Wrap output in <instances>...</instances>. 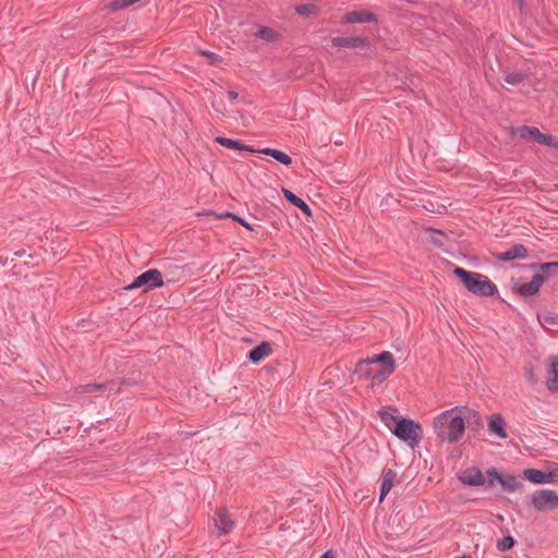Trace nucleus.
<instances>
[{"label": "nucleus", "instance_id": "nucleus-1", "mask_svg": "<svg viewBox=\"0 0 558 558\" xmlns=\"http://www.w3.org/2000/svg\"><path fill=\"white\" fill-rule=\"evenodd\" d=\"M395 360L390 352L385 351L378 355L360 361L355 366V373L371 381V385L383 383L395 371Z\"/></svg>", "mask_w": 558, "mask_h": 558}, {"label": "nucleus", "instance_id": "nucleus-2", "mask_svg": "<svg viewBox=\"0 0 558 558\" xmlns=\"http://www.w3.org/2000/svg\"><path fill=\"white\" fill-rule=\"evenodd\" d=\"M433 427L439 438L456 442L462 437L465 424L459 409L454 408L437 415L433 421Z\"/></svg>", "mask_w": 558, "mask_h": 558}, {"label": "nucleus", "instance_id": "nucleus-3", "mask_svg": "<svg viewBox=\"0 0 558 558\" xmlns=\"http://www.w3.org/2000/svg\"><path fill=\"white\" fill-rule=\"evenodd\" d=\"M453 274L461 279L470 292L476 295H493L496 291L495 284L481 274L466 271L460 267L454 268Z\"/></svg>", "mask_w": 558, "mask_h": 558}, {"label": "nucleus", "instance_id": "nucleus-4", "mask_svg": "<svg viewBox=\"0 0 558 558\" xmlns=\"http://www.w3.org/2000/svg\"><path fill=\"white\" fill-rule=\"evenodd\" d=\"M556 268H558V262L543 264L541 271L535 274L530 282L517 283L514 290L521 295H534L538 292L545 279L550 276V270Z\"/></svg>", "mask_w": 558, "mask_h": 558}, {"label": "nucleus", "instance_id": "nucleus-5", "mask_svg": "<svg viewBox=\"0 0 558 558\" xmlns=\"http://www.w3.org/2000/svg\"><path fill=\"white\" fill-rule=\"evenodd\" d=\"M392 433L411 447L416 446L422 437L420 424L408 418H401L392 429Z\"/></svg>", "mask_w": 558, "mask_h": 558}, {"label": "nucleus", "instance_id": "nucleus-6", "mask_svg": "<svg viewBox=\"0 0 558 558\" xmlns=\"http://www.w3.org/2000/svg\"><path fill=\"white\" fill-rule=\"evenodd\" d=\"M531 504L535 510L548 512L558 508V494L551 489H538L531 496Z\"/></svg>", "mask_w": 558, "mask_h": 558}, {"label": "nucleus", "instance_id": "nucleus-7", "mask_svg": "<svg viewBox=\"0 0 558 558\" xmlns=\"http://www.w3.org/2000/svg\"><path fill=\"white\" fill-rule=\"evenodd\" d=\"M163 280L162 275L157 269H149L142 275L137 276L132 283L125 287L126 290H134L138 288H143V291L146 292L154 288L162 287Z\"/></svg>", "mask_w": 558, "mask_h": 558}, {"label": "nucleus", "instance_id": "nucleus-8", "mask_svg": "<svg viewBox=\"0 0 558 558\" xmlns=\"http://www.w3.org/2000/svg\"><path fill=\"white\" fill-rule=\"evenodd\" d=\"M511 134L522 140L534 141L545 146H554V138L549 134L542 133L537 128L534 126H518L512 129Z\"/></svg>", "mask_w": 558, "mask_h": 558}, {"label": "nucleus", "instance_id": "nucleus-9", "mask_svg": "<svg viewBox=\"0 0 558 558\" xmlns=\"http://www.w3.org/2000/svg\"><path fill=\"white\" fill-rule=\"evenodd\" d=\"M213 520L218 536L230 533L234 527V521L226 509H219Z\"/></svg>", "mask_w": 558, "mask_h": 558}, {"label": "nucleus", "instance_id": "nucleus-10", "mask_svg": "<svg viewBox=\"0 0 558 558\" xmlns=\"http://www.w3.org/2000/svg\"><path fill=\"white\" fill-rule=\"evenodd\" d=\"M524 476L532 483L535 484H554L558 482V473L557 472H548L545 473L541 470L536 469H526L524 471Z\"/></svg>", "mask_w": 558, "mask_h": 558}, {"label": "nucleus", "instance_id": "nucleus-11", "mask_svg": "<svg viewBox=\"0 0 558 558\" xmlns=\"http://www.w3.org/2000/svg\"><path fill=\"white\" fill-rule=\"evenodd\" d=\"M458 478L466 485L480 486L485 483L482 472L476 468H471L459 472Z\"/></svg>", "mask_w": 558, "mask_h": 558}, {"label": "nucleus", "instance_id": "nucleus-12", "mask_svg": "<svg viewBox=\"0 0 558 558\" xmlns=\"http://www.w3.org/2000/svg\"><path fill=\"white\" fill-rule=\"evenodd\" d=\"M376 16L372 12L368 11H350L347 12L342 17V23L353 24V23H367L375 22Z\"/></svg>", "mask_w": 558, "mask_h": 558}, {"label": "nucleus", "instance_id": "nucleus-13", "mask_svg": "<svg viewBox=\"0 0 558 558\" xmlns=\"http://www.w3.org/2000/svg\"><path fill=\"white\" fill-rule=\"evenodd\" d=\"M488 430L497 435L499 438L505 439L508 437L506 432L505 418L499 413L493 414L488 420Z\"/></svg>", "mask_w": 558, "mask_h": 558}, {"label": "nucleus", "instance_id": "nucleus-14", "mask_svg": "<svg viewBox=\"0 0 558 558\" xmlns=\"http://www.w3.org/2000/svg\"><path fill=\"white\" fill-rule=\"evenodd\" d=\"M331 45L333 47L365 48L368 46V43L362 37H333Z\"/></svg>", "mask_w": 558, "mask_h": 558}, {"label": "nucleus", "instance_id": "nucleus-15", "mask_svg": "<svg viewBox=\"0 0 558 558\" xmlns=\"http://www.w3.org/2000/svg\"><path fill=\"white\" fill-rule=\"evenodd\" d=\"M489 475H493L502 486V488L508 493H513L520 488V481L512 475H501L496 471L489 472Z\"/></svg>", "mask_w": 558, "mask_h": 558}, {"label": "nucleus", "instance_id": "nucleus-16", "mask_svg": "<svg viewBox=\"0 0 558 558\" xmlns=\"http://www.w3.org/2000/svg\"><path fill=\"white\" fill-rule=\"evenodd\" d=\"M396 480V473L392 470H386L384 471L381 475V485H380V496L379 501L383 502L387 494L391 490L393 487Z\"/></svg>", "mask_w": 558, "mask_h": 558}, {"label": "nucleus", "instance_id": "nucleus-17", "mask_svg": "<svg viewBox=\"0 0 558 558\" xmlns=\"http://www.w3.org/2000/svg\"><path fill=\"white\" fill-rule=\"evenodd\" d=\"M271 353V348L268 343L264 342L256 348H254L250 354L248 359L252 363H258L265 357H267Z\"/></svg>", "mask_w": 558, "mask_h": 558}, {"label": "nucleus", "instance_id": "nucleus-18", "mask_svg": "<svg viewBox=\"0 0 558 558\" xmlns=\"http://www.w3.org/2000/svg\"><path fill=\"white\" fill-rule=\"evenodd\" d=\"M379 416L384 424L392 432L397 423L401 420L397 416V410L395 409H384L379 411Z\"/></svg>", "mask_w": 558, "mask_h": 558}, {"label": "nucleus", "instance_id": "nucleus-19", "mask_svg": "<svg viewBox=\"0 0 558 558\" xmlns=\"http://www.w3.org/2000/svg\"><path fill=\"white\" fill-rule=\"evenodd\" d=\"M526 255V248L521 244H517L511 250L500 254L499 258L501 260H512L514 258H524Z\"/></svg>", "mask_w": 558, "mask_h": 558}, {"label": "nucleus", "instance_id": "nucleus-20", "mask_svg": "<svg viewBox=\"0 0 558 558\" xmlns=\"http://www.w3.org/2000/svg\"><path fill=\"white\" fill-rule=\"evenodd\" d=\"M282 193H283L284 197L291 204H293L294 206L300 208L304 214H306L308 216L311 215V209H310V207L307 206V204L303 199H301L294 193H292L290 190H287V189H282Z\"/></svg>", "mask_w": 558, "mask_h": 558}, {"label": "nucleus", "instance_id": "nucleus-21", "mask_svg": "<svg viewBox=\"0 0 558 558\" xmlns=\"http://www.w3.org/2000/svg\"><path fill=\"white\" fill-rule=\"evenodd\" d=\"M259 153H262L264 155H267V156H270L274 159H276L277 161H279V162H281L282 165H286V166H289L292 162V159H291V157L289 155H287L283 151L278 150V149L264 148Z\"/></svg>", "mask_w": 558, "mask_h": 558}, {"label": "nucleus", "instance_id": "nucleus-22", "mask_svg": "<svg viewBox=\"0 0 558 558\" xmlns=\"http://www.w3.org/2000/svg\"><path fill=\"white\" fill-rule=\"evenodd\" d=\"M550 377L546 381L548 390L555 391L558 389V356L554 357L550 364Z\"/></svg>", "mask_w": 558, "mask_h": 558}, {"label": "nucleus", "instance_id": "nucleus-23", "mask_svg": "<svg viewBox=\"0 0 558 558\" xmlns=\"http://www.w3.org/2000/svg\"><path fill=\"white\" fill-rule=\"evenodd\" d=\"M216 142L227 148H230V149H235V150L245 149L247 151H254V149L245 146L244 144H242L240 141H236V140L218 136V137H216Z\"/></svg>", "mask_w": 558, "mask_h": 558}, {"label": "nucleus", "instance_id": "nucleus-24", "mask_svg": "<svg viewBox=\"0 0 558 558\" xmlns=\"http://www.w3.org/2000/svg\"><path fill=\"white\" fill-rule=\"evenodd\" d=\"M255 35L258 38H262V39L267 40V41H275L279 37L278 34L272 28H269V27H266V26H260L257 29V32L255 33Z\"/></svg>", "mask_w": 558, "mask_h": 558}, {"label": "nucleus", "instance_id": "nucleus-25", "mask_svg": "<svg viewBox=\"0 0 558 558\" xmlns=\"http://www.w3.org/2000/svg\"><path fill=\"white\" fill-rule=\"evenodd\" d=\"M295 11L303 16H313L318 14V8L313 3L300 4Z\"/></svg>", "mask_w": 558, "mask_h": 558}, {"label": "nucleus", "instance_id": "nucleus-26", "mask_svg": "<svg viewBox=\"0 0 558 558\" xmlns=\"http://www.w3.org/2000/svg\"><path fill=\"white\" fill-rule=\"evenodd\" d=\"M524 78H525V74L524 73L513 72V73H508L506 75V77H505V81L508 84L517 85V84L521 83Z\"/></svg>", "mask_w": 558, "mask_h": 558}, {"label": "nucleus", "instance_id": "nucleus-27", "mask_svg": "<svg viewBox=\"0 0 558 558\" xmlns=\"http://www.w3.org/2000/svg\"><path fill=\"white\" fill-rule=\"evenodd\" d=\"M514 545V539L511 536H506L498 541L497 547L500 550H507L512 548Z\"/></svg>", "mask_w": 558, "mask_h": 558}, {"label": "nucleus", "instance_id": "nucleus-28", "mask_svg": "<svg viewBox=\"0 0 558 558\" xmlns=\"http://www.w3.org/2000/svg\"><path fill=\"white\" fill-rule=\"evenodd\" d=\"M198 52L202 56H205L208 59L209 64H211V65H217L221 62V57L216 53L204 51V50H198Z\"/></svg>", "mask_w": 558, "mask_h": 558}, {"label": "nucleus", "instance_id": "nucleus-29", "mask_svg": "<svg viewBox=\"0 0 558 558\" xmlns=\"http://www.w3.org/2000/svg\"><path fill=\"white\" fill-rule=\"evenodd\" d=\"M226 216L228 217H231L232 219H234L235 221H238L239 223H241L243 227H245L246 229L248 230H253V228L246 222L244 221L242 218L235 216V215H232V214H226Z\"/></svg>", "mask_w": 558, "mask_h": 558}, {"label": "nucleus", "instance_id": "nucleus-30", "mask_svg": "<svg viewBox=\"0 0 558 558\" xmlns=\"http://www.w3.org/2000/svg\"><path fill=\"white\" fill-rule=\"evenodd\" d=\"M101 388H102V385H86V386L81 387L82 391H93V390L101 389Z\"/></svg>", "mask_w": 558, "mask_h": 558}, {"label": "nucleus", "instance_id": "nucleus-31", "mask_svg": "<svg viewBox=\"0 0 558 558\" xmlns=\"http://www.w3.org/2000/svg\"><path fill=\"white\" fill-rule=\"evenodd\" d=\"M228 97L230 98V100H235L238 97H239V94L235 92V90H229L228 92Z\"/></svg>", "mask_w": 558, "mask_h": 558}, {"label": "nucleus", "instance_id": "nucleus-32", "mask_svg": "<svg viewBox=\"0 0 558 558\" xmlns=\"http://www.w3.org/2000/svg\"><path fill=\"white\" fill-rule=\"evenodd\" d=\"M320 558H335V555L332 554L331 550H328L324 555H322Z\"/></svg>", "mask_w": 558, "mask_h": 558}, {"label": "nucleus", "instance_id": "nucleus-33", "mask_svg": "<svg viewBox=\"0 0 558 558\" xmlns=\"http://www.w3.org/2000/svg\"><path fill=\"white\" fill-rule=\"evenodd\" d=\"M456 558H472V557L470 555L464 554V555L456 557Z\"/></svg>", "mask_w": 558, "mask_h": 558}]
</instances>
